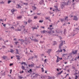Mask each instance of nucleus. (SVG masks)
Masks as SVG:
<instances>
[{
	"instance_id": "51",
	"label": "nucleus",
	"mask_w": 79,
	"mask_h": 79,
	"mask_svg": "<svg viewBox=\"0 0 79 79\" xmlns=\"http://www.w3.org/2000/svg\"><path fill=\"white\" fill-rule=\"evenodd\" d=\"M10 28H11V29H15V28L13 27H11Z\"/></svg>"
},
{
	"instance_id": "1",
	"label": "nucleus",
	"mask_w": 79,
	"mask_h": 79,
	"mask_svg": "<svg viewBox=\"0 0 79 79\" xmlns=\"http://www.w3.org/2000/svg\"><path fill=\"white\" fill-rule=\"evenodd\" d=\"M66 5V3L64 2H62L60 4V7L61 8V9H63V8L64 7V6Z\"/></svg>"
},
{
	"instance_id": "37",
	"label": "nucleus",
	"mask_w": 79,
	"mask_h": 79,
	"mask_svg": "<svg viewBox=\"0 0 79 79\" xmlns=\"http://www.w3.org/2000/svg\"><path fill=\"white\" fill-rule=\"evenodd\" d=\"M37 16H34V19H37Z\"/></svg>"
},
{
	"instance_id": "16",
	"label": "nucleus",
	"mask_w": 79,
	"mask_h": 79,
	"mask_svg": "<svg viewBox=\"0 0 79 79\" xmlns=\"http://www.w3.org/2000/svg\"><path fill=\"white\" fill-rule=\"evenodd\" d=\"M60 21H61V22H63V21H64V22H66V21H65V20H64V19H60Z\"/></svg>"
},
{
	"instance_id": "57",
	"label": "nucleus",
	"mask_w": 79,
	"mask_h": 79,
	"mask_svg": "<svg viewBox=\"0 0 79 79\" xmlns=\"http://www.w3.org/2000/svg\"><path fill=\"white\" fill-rule=\"evenodd\" d=\"M49 78L48 79H52V77H49Z\"/></svg>"
},
{
	"instance_id": "44",
	"label": "nucleus",
	"mask_w": 79,
	"mask_h": 79,
	"mask_svg": "<svg viewBox=\"0 0 79 79\" xmlns=\"http://www.w3.org/2000/svg\"><path fill=\"white\" fill-rule=\"evenodd\" d=\"M13 63H12V64H10V66H12V65H13Z\"/></svg>"
},
{
	"instance_id": "2",
	"label": "nucleus",
	"mask_w": 79,
	"mask_h": 79,
	"mask_svg": "<svg viewBox=\"0 0 79 79\" xmlns=\"http://www.w3.org/2000/svg\"><path fill=\"white\" fill-rule=\"evenodd\" d=\"M59 48L58 50V51H56V53H58L57 54V55H58V54H59V53H60V52H62L63 51V50L61 48V46H59Z\"/></svg>"
},
{
	"instance_id": "38",
	"label": "nucleus",
	"mask_w": 79,
	"mask_h": 79,
	"mask_svg": "<svg viewBox=\"0 0 79 79\" xmlns=\"http://www.w3.org/2000/svg\"><path fill=\"white\" fill-rule=\"evenodd\" d=\"M79 30V29H76L74 31V32H75V31H78Z\"/></svg>"
},
{
	"instance_id": "10",
	"label": "nucleus",
	"mask_w": 79,
	"mask_h": 79,
	"mask_svg": "<svg viewBox=\"0 0 79 79\" xmlns=\"http://www.w3.org/2000/svg\"><path fill=\"white\" fill-rule=\"evenodd\" d=\"M52 51V49H48V51L47 52V53H48V54H50V52Z\"/></svg>"
},
{
	"instance_id": "53",
	"label": "nucleus",
	"mask_w": 79,
	"mask_h": 79,
	"mask_svg": "<svg viewBox=\"0 0 79 79\" xmlns=\"http://www.w3.org/2000/svg\"><path fill=\"white\" fill-rule=\"evenodd\" d=\"M3 26L5 27L6 26V24H4L3 25Z\"/></svg>"
},
{
	"instance_id": "22",
	"label": "nucleus",
	"mask_w": 79,
	"mask_h": 79,
	"mask_svg": "<svg viewBox=\"0 0 79 79\" xmlns=\"http://www.w3.org/2000/svg\"><path fill=\"white\" fill-rule=\"evenodd\" d=\"M15 31H21V29H19V28H18L17 29L15 30Z\"/></svg>"
},
{
	"instance_id": "48",
	"label": "nucleus",
	"mask_w": 79,
	"mask_h": 79,
	"mask_svg": "<svg viewBox=\"0 0 79 79\" xmlns=\"http://www.w3.org/2000/svg\"><path fill=\"white\" fill-rule=\"evenodd\" d=\"M11 72H12V69H10V74H11Z\"/></svg>"
},
{
	"instance_id": "9",
	"label": "nucleus",
	"mask_w": 79,
	"mask_h": 79,
	"mask_svg": "<svg viewBox=\"0 0 79 79\" xmlns=\"http://www.w3.org/2000/svg\"><path fill=\"white\" fill-rule=\"evenodd\" d=\"M16 57H17V59L19 60H20V56L18 55L15 56Z\"/></svg>"
},
{
	"instance_id": "58",
	"label": "nucleus",
	"mask_w": 79,
	"mask_h": 79,
	"mask_svg": "<svg viewBox=\"0 0 79 79\" xmlns=\"http://www.w3.org/2000/svg\"><path fill=\"white\" fill-rule=\"evenodd\" d=\"M59 60H62L63 59L62 58H59Z\"/></svg>"
},
{
	"instance_id": "3",
	"label": "nucleus",
	"mask_w": 79,
	"mask_h": 79,
	"mask_svg": "<svg viewBox=\"0 0 79 79\" xmlns=\"http://www.w3.org/2000/svg\"><path fill=\"white\" fill-rule=\"evenodd\" d=\"M61 43L60 44L59 47H61V46H63V42L64 43V44H65V41H63L62 40L60 41Z\"/></svg>"
},
{
	"instance_id": "32",
	"label": "nucleus",
	"mask_w": 79,
	"mask_h": 79,
	"mask_svg": "<svg viewBox=\"0 0 79 79\" xmlns=\"http://www.w3.org/2000/svg\"><path fill=\"white\" fill-rule=\"evenodd\" d=\"M20 74H22V73H24V71L23 70L22 72L20 71Z\"/></svg>"
},
{
	"instance_id": "7",
	"label": "nucleus",
	"mask_w": 79,
	"mask_h": 79,
	"mask_svg": "<svg viewBox=\"0 0 79 79\" xmlns=\"http://www.w3.org/2000/svg\"><path fill=\"white\" fill-rule=\"evenodd\" d=\"M45 19H46V20H48L50 22H51V20H50V17H45Z\"/></svg>"
},
{
	"instance_id": "6",
	"label": "nucleus",
	"mask_w": 79,
	"mask_h": 79,
	"mask_svg": "<svg viewBox=\"0 0 79 79\" xmlns=\"http://www.w3.org/2000/svg\"><path fill=\"white\" fill-rule=\"evenodd\" d=\"M30 39L31 40H33L34 42H38L39 40L36 39H31V37H30Z\"/></svg>"
},
{
	"instance_id": "24",
	"label": "nucleus",
	"mask_w": 79,
	"mask_h": 79,
	"mask_svg": "<svg viewBox=\"0 0 79 79\" xmlns=\"http://www.w3.org/2000/svg\"><path fill=\"white\" fill-rule=\"evenodd\" d=\"M7 57L5 56H3L2 57V58H3L4 60H5L6 59V58H7Z\"/></svg>"
},
{
	"instance_id": "41",
	"label": "nucleus",
	"mask_w": 79,
	"mask_h": 79,
	"mask_svg": "<svg viewBox=\"0 0 79 79\" xmlns=\"http://www.w3.org/2000/svg\"><path fill=\"white\" fill-rule=\"evenodd\" d=\"M19 78L20 79H23V77H22L21 76H19Z\"/></svg>"
},
{
	"instance_id": "30",
	"label": "nucleus",
	"mask_w": 79,
	"mask_h": 79,
	"mask_svg": "<svg viewBox=\"0 0 79 79\" xmlns=\"http://www.w3.org/2000/svg\"><path fill=\"white\" fill-rule=\"evenodd\" d=\"M44 41H40V44H43V43H44Z\"/></svg>"
},
{
	"instance_id": "27",
	"label": "nucleus",
	"mask_w": 79,
	"mask_h": 79,
	"mask_svg": "<svg viewBox=\"0 0 79 79\" xmlns=\"http://www.w3.org/2000/svg\"><path fill=\"white\" fill-rule=\"evenodd\" d=\"M16 23H17V24H15V26H17V25H18V24H19V22H18V21L16 22Z\"/></svg>"
},
{
	"instance_id": "33",
	"label": "nucleus",
	"mask_w": 79,
	"mask_h": 79,
	"mask_svg": "<svg viewBox=\"0 0 79 79\" xmlns=\"http://www.w3.org/2000/svg\"><path fill=\"white\" fill-rule=\"evenodd\" d=\"M0 3H1V4H4V2H3V1H2V2H0Z\"/></svg>"
},
{
	"instance_id": "63",
	"label": "nucleus",
	"mask_w": 79,
	"mask_h": 79,
	"mask_svg": "<svg viewBox=\"0 0 79 79\" xmlns=\"http://www.w3.org/2000/svg\"><path fill=\"white\" fill-rule=\"evenodd\" d=\"M63 50L64 51V52H66V50H65V49H63Z\"/></svg>"
},
{
	"instance_id": "35",
	"label": "nucleus",
	"mask_w": 79,
	"mask_h": 79,
	"mask_svg": "<svg viewBox=\"0 0 79 79\" xmlns=\"http://www.w3.org/2000/svg\"><path fill=\"white\" fill-rule=\"evenodd\" d=\"M32 29H37V27H32Z\"/></svg>"
},
{
	"instance_id": "46",
	"label": "nucleus",
	"mask_w": 79,
	"mask_h": 79,
	"mask_svg": "<svg viewBox=\"0 0 79 79\" xmlns=\"http://www.w3.org/2000/svg\"><path fill=\"white\" fill-rule=\"evenodd\" d=\"M47 59H45L44 60V62H46V63H47Z\"/></svg>"
},
{
	"instance_id": "12",
	"label": "nucleus",
	"mask_w": 79,
	"mask_h": 79,
	"mask_svg": "<svg viewBox=\"0 0 79 79\" xmlns=\"http://www.w3.org/2000/svg\"><path fill=\"white\" fill-rule=\"evenodd\" d=\"M54 8H56V10H58V6H54Z\"/></svg>"
},
{
	"instance_id": "17",
	"label": "nucleus",
	"mask_w": 79,
	"mask_h": 79,
	"mask_svg": "<svg viewBox=\"0 0 79 79\" xmlns=\"http://www.w3.org/2000/svg\"><path fill=\"white\" fill-rule=\"evenodd\" d=\"M66 30L65 29H64V34H66Z\"/></svg>"
},
{
	"instance_id": "45",
	"label": "nucleus",
	"mask_w": 79,
	"mask_h": 79,
	"mask_svg": "<svg viewBox=\"0 0 79 79\" xmlns=\"http://www.w3.org/2000/svg\"><path fill=\"white\" fill-rule=\"evenodd\" d=\"M67 76H69V74H67L65 76V78H66V77H67Z\"/></svg>"
},
{
	"instance_id": "43",
	"label": "nucleus",
	"mask_w": 79,
	"mask_h": 79,
	"mask_svg": "<svg viewBox=\"0 0 79 79\" xmlns=\"http://www.w3.org/2000/svg\"><path fill=\"white\" fill-rule=\"evenodd\" d=\"M18 43H19L18 42H15V44L16 45H17V44H18Z\"/></svg>"
},
{
	"instance_id": "20",
	"label": "nucleus",
	"mask_w": 79,
	"mask_h": 79,
	"mask_svg": "<svg viewBox=\"0 0 79 79\" xmlns=\"http://www.w3.org/2000/svg\"><path fill=\"white\" fill-rule=\"evenodd\" d=\"M44 0H42L40 2V4H42V3H44Z\"/></svg>"
},
{
	"instance_id": "61",
	"label": "nucleus",
	"mask_w": 79,
	"mask_h": 79,
	"mask_svg": "<svg viewBox=\"0 0 79 79\" xmlns=\"http://www.w3.org/2000/svg\"><path fill=\"white\" fill-rule=\"evenodd\" d=\"M0 40H2V38H0Z\"/></svg>"
},
{
	"instance_id": "8",
	"label": "nucleus",
	"mask_w": 79,
	"mask_h": 79,
	"mask_svg": "<svg viewBox=\"0 0 79 79\" xmlns=\"http://www.w3.org/2000/svg\"><path fill=\"white\" fill-rule=\"evenodd\" d=\"M56 56L57 57L56 62H59V61H60V60H59V57H58V56H57L56 55Z\"/></svg>"
},
{
	"instance_id": "34",
	"label": "nucleus",
	"mask_w": 79,
	"mask_h": 79,
	"mask_svg": "<svg viewBox=\"0 0 79 79\" xmlns=\"http://www.w3.org/2000/svg\"><path fill=\"white\" fill-rule=\"evenodd\" d=\"M11 1H8V4H10V3H11Z\"/></svg>"
},
{
	"instance_id": "31",
	"label": "nucleus",
	"mask_w": 79,
	"mask_h": 79,
	"mask_svg": "<svg viewBox=\"0 0 79 79\" xmlns=\"http://www.w3.org/2000/svg\"><path fill=\"white\" fill-rule=\"evenodd\" d=\"M22 18L21 16H19L17 17L18 19H21Z\"/></svg>"
},
{
	"instance_id": "4",
	"label": "nucleus",
	"mask_w": 79,
	"mask_h": 79,
	"mask_svg": "<svg viewBox=\"0 0 79 79\" xmlns=\"http://www.w3.org/2000/svg\"><path fill=\"white\" fill-rule=\"evenodd\" d=\"M73 19V20H75V21H77L78 20V18L77 17V16H74Z\"/></svg>"
},
{
	"instance_id": "49",
	"label": "nucleus",
	"mask_w": 79,
	"mask_h": 79,
	"mask_svg": "<svg viewBox=\"0 0 79 79\" xmlns=\"http://www.w3.org/2000/svg\"><path fill=\"white\" fill-rule=\"evenodd\" d=\"M67 55V54H63V56H65V55Z\"/></svg>"
},
{
	"instance_id": "60",
	"label": "nucleus",
	"mask_w": 79,
	"mask_h": 79,
	"mask_svg": "<svg viewBox=\"0 0 79 79\" xmlns=\"http://www.w3.org/2000/svg\"><path fill=\"white\" fill-rule=\"evenodd\" d=\"M34 58V56H32L31 57V59H33V58Z\"/></svg>"
},
{
	"instance_id": "55",
	"label": "nucleus",
	"mask_w": 79,
	"mask_h": 79,
	"mask_svg": "<svg viewBox=\"0 0 79 79\" xmlns=\"http://www.w3.org/2000/svg\"><path fill=\"white\" fill-rule=\"evenodd\" d=\"M29 71H30V72H32V69H30L29 70Z\"/></svg>"
},
{
	"instance_id": "29",
	"label": "nucleus",
	"mask_w": 79,
	"mask_h": 79,
	"mask_svg": "<svg viewBox=\"0 0 79 79\" xmlns=\"http://www.w3.org/2000/svg\"><path fill=\"white\" fill-rule=\"evenodd\" d=\"M20 40V41H21V42H24V40L23 39L22 40Z\"/></svg>"
},
{
	"instance_id": "23",
	"label": "nucleus",
	"mask_w": 79,
	"mask_h": 79,
	"mask_svg": "<svg viewBox=\"0 0 79 79\" xmlns=\"http://www.w3.org/2000/svg\"><path fill=\"white\" fill-rule=\"evenodd\" d=\"M32 21L31 20L29 19L28 21V23H31V22H32Z\"/></svg>"
},
{
	"instance_id": "5",
	"label": "nucleus",
	"mask_w": 79,
	"mask_h": 79,
	"mask_svg": "<svg viewBox=\"0 0 79 79\" xmlns=\"http://www.w3.org/2000/svg\"><path fill=\"white\" fill-rule=\"evenodd\" d=\"M77 50H75L74 51H73L72 52V54H73V55H75V54H77Z\"/></svg>"
},
{
	"instance_id": "13",
	"label": "nucleus",
	"mask_w": 79,
	"mask_h": 79,
	"mask_svg": "<svg viewBox=\"0 0 79 79\" xmlns=\"http://www.w3.org/2000/svg\"><path fill=\"white\" fill-rule=\"evenodd\" d=\"M17 6L18 7V8H21V6H20L19 5V4H17Z\"/></svg>"
},
{
	"instance_id": "39",
	"label": "nucleus",
	"mask_w": 79,
	"mask_h": 79,
	"mask_svg": "<svg viewBox=\"0 0 79 79\" xmlns=\"http://www.w3.org/2000/svg\"><path fill=\"white\" fill-rule=\"evenodd\" d=\"M2 48H6V47L5 46H2Z\"/></svg>"
},
{
	"instance_id": "21",
	"label": "nucleus",
	"mask_w": 79,
	"mask_h": 79,
	"mask_svg": "<svg viewBox=\"0 0 79 79\" xmlns=\"http://www.w3.org/2000/svg\"><path fill=\"white\" fill-rule=\"evenodd\" d=\"M10 52L11 53H13V52H14V50L12 49H10Z\"/></svg>"
},
{
	"instance_id": "15",
	"label": "nucleus",
	"mask_w": 79,
	"mask_h": 79,
	"mask_svg": "<svg viewBox=\"0 0 79 79\" xmlns=\"http://www.w3.org/2000/svg\"><path fill=\"white\" fill-rule=\"evenodd\" d=\"M68 17H65L64 20H65V21H68Z\"/></svg>"
},
{
	"instance_id": "52",
	"label": "nucleus",
	"mask_w": 79,
	"mask_h": 79,
	"mask_svg": "<svg viewBox=\"0 0 79 79\" xmlns=\"http://www.w3.org/2000/svg\"><path fill=\"white\" fill-rule=\"evenodd\" d=\"M48 29H50V30H52V28H50V27H48Z\"/></svg>"
},
{
	"instance_id": "36",
	"label": "nucleus",
	"mask_w": 79,
	"mask_h": 79,
	"mask_svg": "<svg viewBox=\"0 0 79 79\" xmlns=\"http://www.w3.org/2000/svg\"><path fill=\"white\" fill-rule=\"evenodd\" d=\"M33 7L34 8V10H36V7L33 6Z\"/></svg>"
},
{
	"instance_id": "14",
	"label": "nucleus",
	"mask_w": 79,
	"mask_h": 79,
	"mask_svg": "<svg viewBox=\"0 0 79 79\" xmlns=\"http://www.w3.org/2000/svg\"><path fill=\"white\" fill-rule=\"evenodd\" d=\"M11 11L12 13H14V12L15 11V9L13 8L11 10Z\"/></svg>"
},
{
	"instance_id": "19",
	"label": "nucleus",
	"mask_w": 79,
	"mask_h": 79,
	"mask_svg": "<svg viewBox=\"0 0 79 79\" xmlns=\"http://www.w3.org/2000/svg\"><path fill=\"white\" fill-rule=\"evenodd\" d=\"M52 30H50L48 31V34H51V33H52Z\"/></svg>"
},
{
	"instance_id": "11",
	"label": "nucleus",
	"mask_w": 79,
	"mask_h": 79,
	"mask_svg": "<svg viewBox=\"0 0 79 79\" xmlns=\"http://www.w3.org/2000/svg\"><path fill=\"white\" fill-rule=\"evenodd\" d=\"M34 67V64H31L29 65V67L30 68V67Z\"/></svg>"
},
{
	"instance_id": "56",
	"label": "nucleus",
	"mask_w": 79,
	"mask_h": 79,
	"mask_svg": "<svg viewBox=\"0 0 79 79\" xmlns=\"http://www.w3.org/2000/svg\"><path fill=\"white\" fill-rule=\"evenodd\" d=\"M25 23L26 24H26H27V22H25Z\"/></svg>"
},
{
	"instance_id": "47",
	"label": "nucleus",
	"mask_w": 79,
	"mask_h": 79,
	"mask_svg": "<svg viewBox=\"0 0 79 79\" xmlns=\"http://www.w3.org/2000/svg\"><path fill=\"white\" fill-rule=\"evenodd\" d=\"M49 13L50 15H52V14H53V13H51V12H49Z\"/></svg>"
},
{
	"instance_id": "64",
	"label": "nucleus",
	"mask_w": 79,
	"mask_h": 79,
	"mask_svg": "<svg viewBox=\"0 0 79 79\" xmlns=\"http://www.w3.org/2000/svg\"><path fill=\"white\" fill-rule=\"evenodd\" d=\"M63 26H66V25H65V23L63 25Z\"/></svg>"
},
{
	"instance_id": "42",
	"label": "nucleus",
	"mask_w": 79,
	"mask_h": 79,
	"mask_svg": "<svg viewBox=\"0 0 79 79\" xmlns=\"http://www.w3.org/2000/svg\"><path fill=\"white\" fill-rule=\"evenodd\" d=\"M54 45H56V41H54Z\"/></svg>"
},
{
	"instance_id": "28",
	"label": "nucleus",
	"mask_w": 79,
	"mask_h": 79,
	"mask_svg": "<svg viewBox=\"0 0 79 79\" xmlns=\"http://www.w3.org/2000/svg\"><path fill=\"white\" fill-rule=\"evenodd\" d=\"M21 64H25V65H27V64H26V63L24 62H22V63H21Z\"/></svg>"
},
{
	"instance_id": "50",
	"label": "nucleus",
	"mask_w": 79,
	"mask_h": 79,
	"mask_svg": "<svg viewBox=\"0 0 79 79\" xmlns=\"http://www.w3.org/2000/svg\"><path fill=\"white\" fill-rule=\"evenodd\" d=\"M41 28H42L43 29H45V27H41Z\"/></svg>"
},
{
	"instance_id": "26",
	"label": "nucleus",
	"mask_w": 79,
	"mask_h": 79,
	"mask_svg": "<svg viewBox=\"0 0 79 79\" xmlns=\"http://www.w3.org/2000/svg\"><path fill=\"white\" fill-rule=\"evenodd\" d=\"M22 69H23V70H25V68H24V66H23V65H22Z\"/></svg>"
},
{
	"instance_id": "62",
	"label": "nucleus",
	"mask_w": 79,
	"mask_h": 79,
	"mask_svg": "<svg viewBox=\"0 0 79 79\" xmlns=\"http://www.w3.org/2000/svg\"><path fill=\"white\" fill-rule=\"evenodd\" d=\"M52 26H53V25H50L49 26V27H52Z\"/></svg>"
},
{
	"instance_id": "18",
	"label": "nucleus",
	"mask_w": 79,
	"mask_h": 79,
	"mask_svg": "<svg viewBox=\"0 0 79 79\" xmlns=\"http://www.w3.org/2000/svg\"><path fill=\"white\" fill-rule=\"evenodd\" d=\"M15 50H16V54H19V52H19V51H18V49H15Z\"/></svg>"
},
{
	"instance_id": "40",
	"label": "nucleus",
	"mask_w": 79,
	"mask_h": 79,
	"mask_svg": "<svg viewBox=\"0 0 79 79\" xmlns=\"http://www.w3.org/2000/svg\"><path fill=\"white\" fill-rule=\"evenodd\" d=\"M43 21H43V20H40L39 21V22L40 23H42Z\"/></svg>"
},
{
	"instance_id": "54",
	"label": "nucleus",
	"mask_w": 79,
	"mask_h": 79,
	"mask_svg": "<svg viewBox=\"0 0 79 79\" xmlns=\"http://www.w3.org/2000/svg\"><path fill=\"white\" fill-rule=\"evenodd\" d=\"M24 5H27V3H24Z\"/></svg>"
},
{
	"instance_id": "59",
	"label": "nucleus",
	"mask_w": 79,
	"mask_h": 79,
	"mask_svg": "<svg viewBox=\"0 0 79 79\" xmlns=\"http://www.w3.org/2000/svg\"><path fill=\"white\" fill-rule=\"evenodd\" d=\"M40 13L39 14V13H37V15H40Z\"/></svg>"
},
{
	"instance_id": "25",
	"label": "nucleus",
	"mask_w": 79,
	"mask_h": 79,
	"mask_svg": "<svg viewBox=\"0 0 79 79\" xmlns=\"http://www.w3.org/2000/svg\"><path fill=\"white\" fill-rule=\"evenodd\" d=\"M45 32V30H44L43 31H41V33H42L43 34H44Z\"/></svg>"
}]
</instances>
